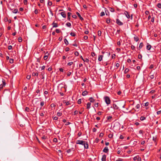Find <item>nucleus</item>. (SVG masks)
<instances>
[{"label":"nucleus","instance_id":"1","mask_svg":"<svg viewBox=\"0 0 161 161\" xmlns=\"http://www.w3.org/2000/svg\"><path fill=\"white\" fill-rule=\"evenodd\" d=\"M4 2H5L6 3V4L8 8L10 9L11 10H12V9L11 8L9 7V4L11 5V6H13L14 4L12 3V0H8V2L6 0H4Z\"/></svg>","mask_w":161,"mask_h":161},{"label":"nucleus","instance_id":"2","mask_svg":"<svg viewBox=\"0 0 161 161\" xmlns=\"http://www.w3.org/2000/svg\"><path fill=\"white\" fill-rule=\"evenodd\" d=\"M104 99L106 104L108 105L111 103V100L109 97L108 96H105L104 97Z\"/></svg>","mask_w":161,"mask_h":161},{"label":"nucleus","instance_id":"3","mask_svg":"<svg viewBox=\"0 0 161 161\" xmlns=\"http://www.w3.org/2000/svg\"><path fill=\"white\" fill-rule=\"evenodd\" d=\"M85 141L83 140H78L76 141V143L77 144H80L83 145L85 142Z\"/></svg>","mask_w":161,"mask_h":161},{"label":"nucleus","instance_id":"4","mask_svg":"<svg viewBox=\"0 0 161 161\" xmlns=\"http://www.w3.org/2000/svg\"><path fill=\"white\" fill-rule=\"evenodd\" d=\"M124 14L128 19H130V15L128 12L125 11L124 12Z\"/></svg>","mask_w":161,"mask_h":161},{"label":"nucleus","instance_id":"5","mask_svg":"<svg viewBox=\"0 0 161 161\" xmlns=\"http://www.w3.org/2000/svg\"><path fill=\"white\" fill-rule=\"evenodd\" d=\"M116 23L119 25H123V23L119 19H116Z\"/></svg>","mask_w":161,"mask_h":161},{"label":"nucleus","instance_id":"6","mask_svg":"<svg viewBox=\"0 0 161 161\" xmlns=\"http://www.w3.org/2000/svg\"><path fill=\"white\" fill-rule=\"evenodd\" d=\"M83 146H84V147L85 148L88 149L89 146L88 142L85 141Z\"/></svg>","mask_w":161,"mask_h":161},{"label":"nucleus","instance_id":"7","mask_svg":"<svg viewBox=\"0 0 161 161\" xmlns=\"http://www.w3.org/2000/svg\"><path fill=\"white\" fill-rule=\"evenodd\" d=\"M38 71L37 70H36L35 72H33L32 73V75L33 76H38Z\"/></svg>","mask_w":161,"mask_h":161},{"label":"nucleus","instance_id":"8","mask_svg":"<svg viewBox=\"0 0 161 161\" xmlns=\"http://www.w3.org/2000/svg\"><path fill=\"white\" fill-rule=\"evenodd\" d=\"M44 74H45V72L44 71H42L41 72V74L40 75L41 78L42 79H44L45 78L44 77Z\"/></svg>","mask_w":161,"mask_h":161},{"label":"nucleus","instance_id":"9","mask_svg":"<svg viewBox=\"0 0 161 161\" xmlns=\"http://www.w3.org/2000/svg\"><path fill=\"white\" fill-rule=\"evenodd\" d=\"M49 54L48 53V52H47V53H45V55L43 57V58L45 60H46L48 58V56Z\"/></svg>","mask_w":161,"mask_h":161},{"label":"nucleus","instance_id":"10","mask_svg":"<svg viewBox=\"0 0 161 161\" xmlns=\"http://www.w3.org/2000/svg\"><path fill=\"white\" fill-rule=\"evenodd\" d=\"M108 147H104L103 150V152L105 153H107L108 151Z\"/></svg>","mask_w":161,"mask_h":161},{"label":"nucleus","instance_id":"11","mask_svg":"<svg viewBox=\"0 0 161 161\" xmlns=\"http://www.w3.org/2000/svg\"><path fill=\"white\" fill-rule=\"evenodd\" d=\"M106 155L105 154H104L102 156V161H106Z\"/></svg>","mask_w":161,"mask_h":161},{"label":"nucleus","instance_id":"12","mask_svg":"<svg viewBox=\"0 0 161 161\" xmlns=\"http://www.w3.org/2000/svg\"><path fill=\"white\" fill-rule=\"evenodd\" d=\"M60 14L64 18H66V14L65 12H62Z\"/></svg>","mask_w":161,"mask_h":161},{"label":"nucleus","instance_id":"13","mask_svg":"<svg viewBox=\"0 0 161 161\" xmlns=\"http://www.w3.org/2000/svg\"><path fill=\"white\" fill-rule=\"evenodd\" d=\"M103 55H99L98 56V60L100 61L102 60L103 58Z\"/></svg>","mask_w":161,"mask_h":161},{"label":"nucleus","instance_id":"14","mask_svg":"<svg viewBox=\"0 0 161 161\" xmlns=\"http://www.w3.org/2000/svg\"><path fill=\"white\" fill-rule=\"evenodd\" d=\"M89 100L90 101V103H94L95 101V99L92 97H90Z\"/></svg>","mask_w":161,"mask_h":161},{"label":"nucleus","instance_id":"15","mask_svg":"<svg viewBox=\"0 0 161 161\" xmlns=\"http://www.w3.org/2000/svg\"><path fill=\"white\" fill-rule=\"evenodd\" d=\"M76 14L81 20H82L83 19V18L81 16L80 14L78 12H77Z\"/></svg>","mask_w":161,"mask_h":161},{"label":"nucleus","instance_id":"16","mask_svg":"<svg viewBox=\"0 0 161 161\" xmlns=\"http://www.w3.org/2000/svg\"><path fill=\"white\" fill-rule=\"evenodd\" d=\"M113 108L114 109H118L119 108V107L115 104H113Z\"/></svg>","mask_w":161,"mask_h":161},{"label":"nucleus","instance_id":"17","mask_svg":"<svg viewBox=\"0 0 161 161\" xmlns=\"http://www.w3.org/2000/svg\"><path fill=\"white\" fill-rule=\"evenodd\" d=\"M52 25H53V27H57L58 26V24L57 23H55L54 21L53 24Z\"/></svg>","mask_w":161,"mask_h":161},{"label":"nucleus","instance_id":"18","mask_svg":"<svg viewBox=\"0 0 161 161\" xmlns=\"http://www.w3.org/2000/svg\"><path fill=\"white\" fill-rule=\"evenodd\" d=\"M91 103L88 102L87 104V107L86 108L89 109L91 108Z\"/></svg>","mask_w":161,"mask_h":161},{"label":"nucleus","instance_id":"19","mask_svg":"<svg viewBox=\"0 0 161 161\" xmlns=\"http://www.w3.org/2000/svg\"><path fill=\"white\" fill-rule=\"evenodd\" d=\"M88 94V92L86 91H84L82 93V95L83 96H85L86 95Z\"/></svg>","mask_w":161,"mask_h":161},{"label":"nucleus","instance_id":"20","mask_svg":"<svg viewBox=\"0 0 161 161\" xmlns=\"http://www.w3.org/2000/svg\"><path fill=\"white\" fill-rule=\"evenodd\" d=\"M71 15V13H70V12H68V17L67 19L69 20H70V16Z\"/></svg>","mask_w":161,"mask_h":161},{"label":"nucleus","instance_id":"21","mask_svg":"<svg viewBox=\"0 0 161 161\" xmlns=\"http://www.w3.org/2000/svg\"><path fill=\"white\" fill-rule=\"evenodd\" d=\"M156 139L157 137L156 136H153V140L154 142L156 144Z\"/></svg>","mask_w":161,"mask_h":161},{"label":"nucleus","instance_id":"22","mask_svg":"<svg viewBox=\"0 0 161 161\" xmlns=\"http://www.w3.org/2000/svg\"><path fill=\"white\" fill-rule=\"evenodd\" d=\"M152 47V46L151 45H147V49L148 50H149Z\"/></svg>","mask_w":161,"mask_h":161},{"label":"nucleus","instance_id":"23","mask_svg":"<svg viewBox=\"0 0 161 161\" xmlns=\"http://www.w3.org/2000/svg\"><path fill=\"white\" fill-rule=\"evenodd\" d=\"M84 108H81V109H80V111H79V113L80 114H82V112L84 111Z\"/></svg>","mask_w":161,"mask_h":161},{"label":"nucleus","instance_id":"24","mask_svg":"<svg viewBox=\"0 0 161 161\" xmlns=\"http://www.w3.org/2000/svg\"><path fill=\"white\" fill-rule=\"evenodd\" d=\"M143 44L142 42H141L139 45V49H141L143 46Z\"/></svg>","mask_w":161,"mask_h":161},{"label":"nucleus","instance_id":"25","mask_svg":"<svg viewBox=\"0 0 161 161\" xmlns=\"http://www.w3.org/2000/svg\"><path fill=\"white\" fill-rule=\"evenodd\" d=\"M146 119V118L144 117V116H141L140 118V120L141 121H143L144 120H145Z\"/></svg>","mask_w":161,"mask_h":161},{"label":"nucleus","instance_id":"26","mask_svg":"<svg viewBox=\"0 0 161 161\" xmlns=\"http://www.w3.org/2000/svg\"><path fill=\"white\" fill-rule=\"evenodd\" d=\"M18 9H15L12 11L13 13L16 14L18 13Z\"/></svg>","mask_w":161,"mask_h":161},{"label":"nucleus","instance_id":"27","mask_svg":"<svg viewBox=\"0 0 161 161\" xmlns=\"http://www.w3.org/2000/svg\"><path fill=\"white\" fill-rule=\"evenodd\" d=\"M70 35L73 36H75L76 34L75 32H72L70 33Z\"/></svg>","mask_w":161,"mask_h":161},{"label":"nucleus","instance_id":"28","mask_svg":"<svg viewBox=\"0 0 161 161\" xmlns=\"http://www.w3.org/2000/svg\"><path fill=\"white\" fill-rule=\"evenodd\" d=\"M64 42L66 45H68L69 44L68 42L66 39H64Z\"/></svg>","mask_w":161,"mask_h":161},{"label":"nucleus","instance_id":"29","mask_svg":"<svg viewBox=\"0 0 161 161\" xmlns=\"http://www.w3.org/2000/svg\"><path fill=\"white\" fill-rule=\"evenodd\" d=\"M134 40L136 42H137L139 40V38L137 37H134Z\"/></svg>","mask_w":161,"mask_h":161},{"label":"nucleus","instance_id":"30","mask_svg":"<svg viewBox=\"0 0 161 161\" xmlns=\"http://www.w3.org/2000/svg\"><path fill=\"white\" fill-rule=\"evenodd\" d=\"M106 22L107 24H109L110 22V19L109 18H107L106 19Z\"/></svg>","mask_w":161,"mask_h":161},{"label":"nucleus","instance_id":"31","mask_svg":"<svg viewBox=\"0 0 161 161\" xmlns=\"http://www.w3.org/2000/svg\"><path fill=\"white\" fill-rule=\"evenodd\" d=\"M2 83H3V84H2L3 85V86H5V85H6L5 80L3 79Z\"/></svg>","mask_w":161,"mask_h":161},{"label":"nucleus","instance_id":"32","mask_svg":"<svg viewBox=\"0 0 161 161\" xmlns=\"http://www.w3.org/2000/svg\"><path fill=\"white\" fill-rule=\"evenodd\" d=\"M25 111L26 112H29L30 111V109L28 107H26L25 108Z\"/></svg>","mask_w":161,"mask_h":161},{"label":"nucleus","instance_id":"33","mask_svg":"<svg viewBox=\"0 0 161 161\" xmlns=\"http://www.w3.org/2000/svg\"><path fill=\"white\" fill-rule=\"evenodd\" d=\"M129 69H127V68H126L125 71H124V73L125 74H126L127 73H128L129 71Z\"/></svg>","mask_w":161,"mask_h":161},{"label":"nucleus","instance_id":"34","mask_svg":"<svg viewBox=\"0 0 161 161\" xmlns=\"http://www.w3.org/2000/svg\"><path fill=\"white\" fill-rule=\"evenodd\" d=\"M66 25L67 26L69 27H70L71 26V24L69 22H67Z\"/></svg>","mask_w":161,"mask_h":161},{"label":"nucleus","instance_id":"35","mask_svg":"<svg viewBox=\"0 0 161 161\" xmlns=\"http://www.w3.org/2000/svg\"><path fill=\"white\" fill-rule=\"evenodd\" d=\"M18 41L19 42H22V38L21 37H19L18 38Z\"/></svg>","mask_w":161,"mask_h":161},{"label":"nucleus","instance_id":"36","mask_svg":"<svg viewBox=\"0 0 161 161\" xmlns=\"http://www.w3.org/2000/svg\"><path fill=\"white\" fill-rule=\"evenodd\" d=\"M98 35L99 36H101V32L100 31H98L97 32Z\"/></svg>","mask_w":161,"mask_h":161},{"label":"nucleus","instance_id":"37","mask_svg":"<svg viewBox=\"0 0 161 161\" xmlns=\"http://www.w3.org/2000/svg\"><path fill=\"white\" fill-rule=\"evenodd\" d=\"M109 10H110V11L112 12H113L114 11V9L112 8H110Z\"/></svg>","mask_w":161,"mask_h":161},{"label":"nucleus","instance_id":"38","mask_svg":"<svg viewBox=\"0 0 161 161\" xmlns=\"http://www.w3.org/2000/svg\"><path fill=\"white\" fill-rule=\"evenodd\" d=\"M157 6L159 8L161 9V3H158L157 5Z\"/></svg>","mask_w":161,"mask_h":161},{"label":"nucleus","instance_id":"39","mask_svg":"<svg viewBox=\"0 0 161 161\" xmlns=\"http://www.w3.org/2000/svg\"><path fill=\"white\" fill-rule=\"evenodd\" d=\"M77 103L78 104H80L81 103V99H79L77 101Z\"/></svg>","mask_w":161,"mask_h":161},{"label":"nucleus","instance_id":"40","mask_svg":"<svg viewBox=\"0 0 161 161\" xmlns=\"http://www.w3.org/2000/svg\"><path fill=\"white\" fill-rule=\"evenodd\" d=\"M10 63L12 64L14 62V59L12 58H11L9 60Z\"/></svg>","mask_w":161,"mask_h":161},{"label":"nucleus","instance_id":"41","mask_svg":"<svg viewBox=\"0 0 161 161\" xmlns=\"http://www.w3.org/2000/svg\"><path fill=\"white\" fill-rule=\"evenodd\" d=\"M137 161H141V158L139 156H138V157L137 158Z\"/></svg>","mask_w":161,"mask_h":161},{"label":"nucleus","instance_id":"42","mask_svg":"<svg viewBox=\"0 0 161 161\" xmlns=\"http://www.w3.org/2000/svg\"><path fill=\"white\" fill-rule=\"evenodd\" d=\"M105 15V13L104 12H102L101 14H100V16H104Z\"/></svg>","mask_w":161,"mask_h":161},{"label":"nucleus","instance_id":"43","mask_svg":"<svg viewBox=\"0 0 161 161\" xmlns=\"http://www.w3.org/2000/svg\"><path fill=\"white\" fill-rule=\"evenodd\" d=\"M53 118L54 120H57L58 119V117L57 116H53Z\"/></svg>","mask_w":161,"mask_h":161},{"label":"nucleus","instance_id":"44","mask_svg":"<svg viewBox=\"0 0 161 161\" xmlns=\"http://www.w3.org/2000/svg\"><path fill=\"white\" fill-rule=\"evenodd\" d=\"M154 16L152 17L151 18V22H152L153 23L154 22Z\"/></svg>","mask_w":161,"mask_h":161},{"label":"nucleus","instance_id":"45","mask_svg":"<svg viewBox=\"0 0 161 161\" xmlns=\"http://www.w3.org/2000/svg\"><path fill=\"white\" fill-rule=\"evenodd\" d=\"M140 105L139 104H137L136 106V108L137 109H138L140 108Z\"/></svg>","mask_w":161,"mask_h":161},{"label":"nucleus","instance_id":"46","mask_svg":"<svg viewBox=\"0 0 161 161\" xmlns=\"http://www.w3.org/2000/svg\"><path fill=\"white\" fill-rule=\"evenodd\" d=\"M52 3L51 2H48L47 3V4L49 6H51L52 5Z\"/></svg>","mask_w":161,"mask_h":161},{"label":"nucleus","instance_id":"47","mask_svg":"<svg viewBox=\"0 0 161 161\" xmlns=\"http://www.w3.org/2000/svg\"><path fill=\"white\" fill-rule=\"evenodd\" d=\"M56 32L57 33H60V30H59V29H56Z\"/></svg>","mask_w":161,"mask_h":161},{"label":"nucleus","instance_id":"48","mask_svg":"<svg viewBox=\"0 0 161 161\" xmlns=\"http://www.w3.org/2000/svg\"><path fill=\"white\" fill-rule=\"evenodd\" d=\"M3 86L2 84H1L0 85V90H1L3 88V86Z\"/></svg>","mask_w":161,"mask_h":161},{"label":"nucleus","instance_id":"49","mask_svg":"<svg viewBox=\"0 0 161 161\" xmlns=\"http://www.w3.org/2000/svg\"><path fill=\"white\" fill-rule=\"evenodd\" d=\"M75 56H78L79 54V53H78V52L77 51H76L75 53Z\"/></svg>","mask_w":161,"mask_h":161},{"label":"nucleus","instance_id":"50","mask_svg":"<svg viewBox=\"0 0 161 161\" xmlns=\"http://www.w3.org/2000/svg\"><path fill=\"white\" fill-rule=\"evenodd\" d=\"M142 56L141 54H139L138 55V58L139 59H141V58H142Z\"/></svg>","mask_w":161,"mask_h":161},{"label":"nucleus","instance_id":"51","mask_svg":"<svg viewBox=\"0 0 161 161\" xmlns=\"http://www.w3.org/2000/svg\"><path fill=\"white\" fill-rule=\"evenodd\" d=\"M91 55L92 57H94L96 55L95 53L94 52H92L91 53Z\"/></svg>","mask_w":161,"mask_h":161},{"label":"nucleus","instance_id":"52","mask_svg":"<svg viewBox=\"0 0 161 161\" xmlns=\"http://www.w3.org/2000/svg\"><path fill=\"white\" fill-rule=\"evenodd\" d=\"M62 114V113H60V112H58L57 113V115L59 116H61Z\"/></svg>","mask_w":161,"mask_h":161},{"label":"nucleus","instance_id":"53","mask_svg":"<svg viewBox=\"0 0 161 161\" xmlns=\"http://www.w3.org/2000/svg\"><path fill=\"white\" fill-rule=\"evenodd\" d=\"M113 134H110L109 135H108V137L109 138H111L113 137Z\"/></svg>","mask_w":161,"mask_h":161},{"label":"nucleus","instance_id":"54","mask_svg":"<svg viewBox=\"0 0 161 161\" xmlns=\"http://www.w3.org/2000/svg\"><path fill=\"white\" fill-rule=\"evenodd\" d=\"M119 66V64L117 63V64H116V65H115V66L116 67V69H117Z\"/></svg>","mask_w":161,"mask_h":161},{"label":"nucleus","instance_id":"55","mask_svg":"<svg viewBox=\"0 0 161 161\" xmlns=\"http://www.w3.org/2000/svg\"><path fill=\"white\" fill-rule=\"evenodd\" d=\"M145 13L146 15H147L149 13V12L148 11L146 10L145 11Z\"/></svg>","mask_w":161,"mask_h":161},{"label":"nucleus","instance_id":"56","mask_svg":"<svg viewBox=\"0 0 161 161\" xmlns=\"http://www.w3.org/2000/svg\"><path fill=\"white\" fill-rule=\"evenodd\" d=\"M12 48V47L11 45L8 46V50H10Z\"/></svg>","mask_w":161,"mask_h":161},{"label":"nucleus","instance_id":"57","mask_svg":"<svg viewBox=\"0 0 161 161\" xmlns=\"http://www.w3.org/2000/svg\"><path fill=\"white\" fill-rule=\"evenodd\" d=\"M112 118V117L111 116H108L107 117V119L108 120H109L110 119H111Z\"/></svg>","mask_w":161,"mask_h":161},{"label":"nucleus","instance_id":"58","mask_svg":"<svg viewBox=\"0 0 161 161\" xmlns=\"http://www.w3.org/2000/svg\"><path fill=\"white\" fill-rule=\"evenodd\" d=\"M69 50V48L68 47H67L65 49V51L66 52H68Z\"/></svg>","mask_w":161,"mask_h":161},{"label":"nucleus","instance_id":"59","mask_svg":"<svg viewBox=\"0 0 161 161\" xmlns=\"http://www.w3.org/2000/svg\"><path fill=\"white\" fill-rule=\"evenodd\" d=\"M103 135L104 134L103 133H101L99 135V136L100 137H102L103 136Z\"/></svg>","mask_w":161,"mask_h":161},{"label":"nucleus","instance_id":"60","mask_svg":"<svg viewBox=\"0 0 161 161\" xmlns=\"http://www.w3.org/2000/svg\"><path fill=\"white\" fill-rule=\"evenodd\" d=\"M38 10L37 9H36L35 10L34 13H35V14H37L38 13Z\"/></svg>","mask_w":161,"mask_h":161},{"label":"nucleus","instance_id":"61","mask_svg":"<svg viewBox=\"0 0 161 161\" xmlns=\"http://www.w3.org/2000/svg\"><path fill=\"white\" fill-rule=\"evenodd\" d=\"M150 77L151 79H153L154 78V75L153 74V75H151L150 76Z\"/></svg>","mask_w":161,"mask_h":161},{"label":"nucleus","instance_id":"62","mask_svg":"<svg viewBox=\"0 0 161 161\" xmlns=\"http://www.w3.org/2000/svg\"><path fill=\"white\" fill-rule=\"evenodd\" d=\"M131 48L132 50H134L135 48V47L134 46H133V45H131Z\"/></svg>","mask_w":161,"mask_h":161},{"label":"nucleus","instance_id":"63","mask_svg":"<svg viewBox=\"0 0 161 161\" xmlns=\"http://www.w3.org/2000/svg\"><path fill=\"white\" fill-rule=\"evenodd\" d=\"M153 67H154L153 65L152 64H151L150 65L149 68L150 69H153Z\"/></svg>","mask_w":161,"mask_h":161},{"label":"nucleus","instance_id":"64","mask_svg":"<svg viewBox=\"0 0 161 161\" xmlns=\"http://www.w3.org/2000/svg\"><path fill=\"white\" fill-rule=\"evenodd\" d=\"M73 64V62H70L68 63V65L69 66Z\"/></svg>","mask_w":161,"mask_h":161}]
</instances>
